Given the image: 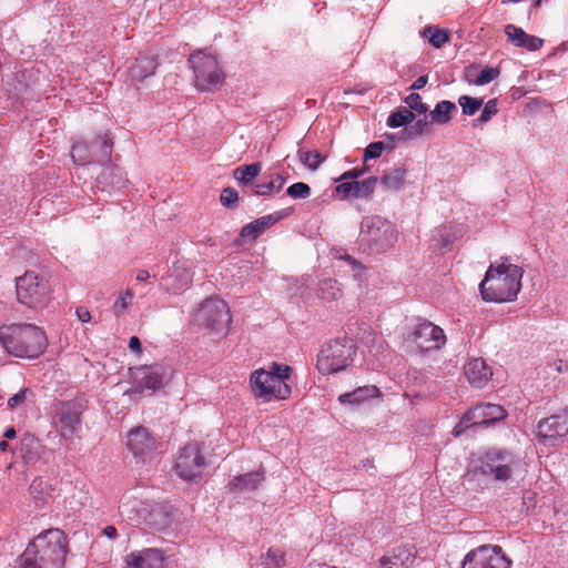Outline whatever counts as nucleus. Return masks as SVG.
<instances>
[{"instance_id":"nucleus-58","label":"nucleus","mask_w":568,"mask_h":568,"mask_svg":"<svg viewBox=\"0 0 568 568\" xmlns=\"http://www.w3.org/2000/svg\"><path fill=\"white\" fill-rule=\"evenodd\" d=\"M149 278H151V274L149 271L146 270H139L138 273H136V277L135 280L138 282H145L148 281Z\"/></svg>"},{"instance_id":"nucleus-24","label":"nucleus","mask_w":568,"mask_h":568,"mask_svg":"<svg viewBox=\"0 0 568 568\" xmlns=\"http://www.w3.org/2000/svg\"><path fill=\"white\" fill-rule=\"evenodd\" d=\"M283 215L280 212L264 215L254 220L253 222L244 225L241 230L240 235L250 241L256 240L262 233H264L270 226L277 223Z\"/></svg>"},{"instance_id":"nucleus-64","label":"nucleus","mask_w":568,"mask_h":568,"mask_svg":"<svg viewBox=\"0 0 568 568\" xmlns=\"http://www.w3.org/2000/svg\"><path fill=\"white\" fill-rule=\"evenodd\" d=\"M565 372L568 373V363L565 364Z\"/></svg>"},{"instance_id":"nucleus-3","label":"nucleus","mask_w":568,"mask_h":568,"mask_svg":"<svg viewBox=\"0 0 568 568\" xmlns=\"http://www.w3.org/2000/svg\"><path fill=\"white\" fill-rule=\"evenodd\" d=\"M0 343L10 355L20 358H37L48 345L44 332L33 324L0 327Z\"/></svg>"},{"instance_id":"nucleus-45","label":"nucleus","mask_w":568,"mask_h":568,"mask_svg":"<svg viewBox=\"0 0 568 568\" xmlns=\"http://www.w3.org/2000/svg\"><path fill=\"white\" fill-rule=\"evenodd\" d=\"M405 103L410 110L418 112L419 114H426L428 111L427 105L422 101V97L418 93H410L406 97Z\"/></svg>"},{"instance_id":"nucleus-61","label":"nucleus","mask_w":568,"mask_h":568,"mask_svg":"<svg viewBox=\"0 0 568 568\" xmlns=\"http://www.w3.org/2000/svg\"><path fill=\"white\" fill-rule=\"evenodd\" d=\"M9 448V444L6 440H0V450L6 453Z\"/></svg>"},{"instance_id":"nucleus-63","label":"nucleus","mask_w":568,"mask_h":568,"mask_svg":"<svg viewBox=\"0 0 568 568\" xmlns=\"http://www.w3.org/2000/svg\"><path fill=\"white\" fill-rule=\"evenodd\" d=\"M345 260L348 261L349 263L354 264V265L356 264L355 261L349 255H346Z\"/></svg>"},{"instance_id":"nucleus-2","label":"nucleus","mask_w":568,"mask_h":568,"mask_svg":"<svg viewBox=\"0 0 568 568\" xmlns=\"http://www.w3.org/2000/svg\"><path fill=\"white\" fill-rule=\"evenodd\" d=\"M67 552L63 531L49 529L29 542L19 556V568H64Z\"/></svg>"},{"instance_id":"nucleus-41","label":"nucleus","mask_w":568,"mask_h":568,"mask_svg":"<svg viewBox=\"0 0 568 568\" xmlns=\"http://www.w3.org/2000/svg\"><path fill=\"white\" fill-rule=\"evenodd\" d=\"M133 292L130 288H126L124 291H121L118 298L114 301L112 311L115 316L122 315L126 308L129 307L130 303L133 300Z\"/></svg>"},{"instance_id":"nucleus-60","label":"nucleus","mask_w":568,"mask_h":568,"mask_svg":"<svg viewBox=\"0 0 568 568\" xmlns=\"http://www.w3.org/2000/svg\"><path fill=\"white\" fill-rule=\"evenodd\" d=\"M362 466L365 469L373 468L374 467V462H373V459H365V460L362 462Z\"/></svg>"},{"instance_id":"nucleus-38","label":"nucleus","mask_w":568,"mask_h":568,"mask_svg":"<svg viewBox=\"0 0 568 568\" xmlns=\"http://www.w3.org/2000/svg\"><path fill=\"white\" fill-rule=\"evenodd\" d=\"M376 183L377 179L374 176H371L361 182L354 181V191L352 197H368L374 192Z\"/></svg>"},{"instance_id":"nucleus-28","label":"nucleus","mask_w":568,"mask_h":568,"mask_svg":"<svg viewBox=\"0 0 568 568\" xmlns=\"http://www.w3.org/2000/svg\"><path fill=\"white\" fill-rule=\"evenodd\" d=\"M126 182L122 170L113 164L106 165L98 176V183L121 189Z\"/></svg>"},{"instance_id":"nucleus-6","label":"nucleus","mask_w":568,"mask_h":568,"mask_svg":"<svg viewBox=\"0 0 568 568\" xmlns=\"http://www.w3.org/2000/svg\"><path fill=\"white\" fill-rule=\"evenodd\" d=\"M396 241L397 230L390 221L378 215L363 219L359 232L361 245L381 253L390 248Z\"/></svg>"},{"instance_id":"nucleus-16","label":"nucleus","mask_w":568,"mask_h":568,"mask_svg":"<svg viewBox=\"0 0 568 568\" xmlns=\"http://www.w3.org/2000/svg\"><path fill=\"white\" fill-rule=\"evenodd\" d=\"M205 459L196 443L185 445L176 459L175 469L184 480H193L202 475Z\"/></svg>"},{"instance_id":"nucleus-44","label":"nucleus","mask_w":568,"mask_h":568,"mask_svg":"<svg viewBox=\"0 0 568 568\" xmlns=\"http://www.w3.org/2000/svg\"><path fill=\"white\" fill-rule=\"evenodd\" d=\"M286 193L292 199H307L311 195V187L304 182H296L287 187Z\"/></svg>"},{"instance_id":"nucleus-5","label":"nucleus","mask_w":568,"mask_h":568,"mask_svg":"<svg viewBox=\"0 0 568 568\" xmlns=\"http://www.w3.org/2000/svg\"><path fill=\"white\" fill-rule=\"evenodd\" d=\"M356 346L353 339L338 337L325 343L317 356L316 367L323 375L344 371L353 362Z\"/></svg>"},{"instance_id":"nucleus-25","label":"nucleus","mask_w":568,"mask_h":568,"mask_svg":"<svg viewBox=\"0 0 568 568\" xmlns=\"http://www.w3.org/2000/svg\"><path fill=\"white\" fill-rule=\"evenodd\" d=\"M158 68V61L154 55L142 54L135 59L133 65L129 69L132 81L142 82L148 77L154 74Z\"/></svg>"},{"instance_id":"nucleus-47","label":"nucleus","mask_w":568,"mask_h":568,"mask_svg":"<svg viewBox=\"0 0 568 568\" xmlns=\"http://www.w3.org/2000/svg\"><path fill=\"white\" fill-rule=\"evenodd\" d=\"M239 200V193L235 189L229 186V187H225L222 193H221V196H220V201L221 203L225 206V207H233L235 205V203L237 202Z\"/></svg>"},{"instance_id":"nucleus-46","label":"nucleus","mask_w":568,"mask_h":568,"mask_svg":"<svg viewBox=\"0 0 568 568\" xmlns=\"http://www.w3.org/2000/svg\"><path fill=\"white\" fill-rule=\"evenodd\" d=\"M497 99H491L485 104L480 116L477 119V122L486 123L490 121L491 118L497 114Z\"/></svg>"},{"instance_id":"nucleus-50","label":"nucleus","mask_w":568,"mask_h":568,"mask_svg":"<svg viewBox=\"0 0 568 568\" xmlns=\"http://www.w3.org/2000/svg\"><path fill=\"white\" fill-rule=\"evenodd\" d=\"M31 395V390L27 387L20 389L17 394L12 395L8 399V407L13 409L23 404L27 397Z\"/></svg>"},{"instance_id":"nucleus-26","label":"nucleus","mask_w":568,"mask_h":568,"mask_svg":"<svg viewBox=\"0 0 568 568\" xmlns=\"http://www.w3.org/2000/svg\"><path fill=\"white\" fill-rule=\"evenodd\" d=\"M379 395V389L374 385L361 386L349 393H344L338 396V402L342 405L358 406L362 403L375 398Z\"/></svg>"},{"instance_id":"nucleus-42","label":"nucleus","mask_w":568,"mask_h":568,"mask_svg":"<svg viewBox=\"0 0 568 568\" xmlns=\"http://www.w3.org/2000/svg\"><path fill=\"white\" fill-rule=\"evenodd\" d=\"M458 103L462 106L463 113L465 115H474L483 105V100L477 98H471L468 95H462L458 99Z\"/></svg>"},{"instance_id":"nucleus-31","label":"nucleus","mask_w":568,"mask_h":568,"mask_svg":"<svg viewBox=\"0 0 568 568\" xmlns=\"http://www.w3.org/2000/svg\"><path fill=\"white\" fill-rule=\"evenodd\" d=\"M262 171V164L260 162L251 163V164H244L237 166L233 171V178L240 183V184H251L254 179L261 173Z\"/></svg>"},{"instance_id":"nucleus-37","label":"nucleus","mask_w":568,"mask_h":568,"mask_svg":"<svg viewBox=\"0 0 568 568\" xmlns=\"http://www.w3.org/2000/svg\"><path fill=\"white\" fill-rule=\"evenodd\" d=\"M298 159L311 171H316L325 161V156L317 151L298 150Z\"/></svg>"},{"instance_id":"nucleus-43","label":"nucleus","mask_w":568,"mask_h":568,"mask_svg":"<svg viewBox=\"0 0 568 568\" xmlns=\"http://www.w3.org/2000/svg\"><path fill=\"white\" fill-rule=\"evenodd\" d=\"M265 565L268 568L283 567L285 565L284 552L278 548L271 547L266 554Z\"/></svg>"},{"instance_id":"nucleus-19","label":"nucleus","mask_w":568,"mask_h":568,"mask_svg":"<svg viewBox=\"0 0 568 568\" xmlns=\"http://www.w3.org/2000/svg\"><path fill=\"white\" fill-rule=\"evenodd\" d=\"M128 568H165V557L162 550L145 548L133 551L125 557Z\"/></svg>"},{"instance_id":"nucleus-27","label":"nucleus","mask_w":568,"mask_h":568,"mask_svg":"<svg viewBox=\"0 0 568 568\" xmlns=\"http://www.w3.org/2000/svg\"><path fill=\"white\" fill-rule=\"evenodd\" d=\"M264 479V474L262 471H252L244 475H240L234 477L229 486L231 490H254L257 488L258 484Z\"/></svg>"},{"instance_id":"nucleus-54","label":"nucleus","mask_w":568,"mask_h":568,"mask_svg":"<svg viewBox=\"0 0 568 568\" xmlns=\"http://www.w3.org/2000/svg\"><path fill=\"white\" fill-rule=\"evenodd\" d=\"M428 78L427 75L418 77L413 84L410 85V90H420L427 84Z\"/></svg>"},{"instance_id":"nucleus-29","label":"nucleus","mask_w":568,"mask_h":568,"mask_svg":"<svg viewBox=\"0 0 568 568\" xmlns=\"http://www.w3.org/2000/svg\"><path fill=\"white\" fill-rule=\"evenodd\" d=\"M455 103L443 100L438 102L434 110L429 113L430 122L437 124H447L452 119V113L456 111Z\"/></svg>"},{"instance_id":"nucleus-49","label":"nucleus","mask_w":568,"mask_h":568,"mask_svg":"<svg viewBox=\"0 0 568 568\" xmlns=\"http://www.w3.org/2000/svg\"><path fill=\"white\" fill-rule=\"evenodd\" d=\"M384 149L385 144L383 141L369 143L364 151V160L367 161L379 158Z\"/></svg>"},{"instance_id":"nucleus-51","label":"nucleus","mask_w":568,"mask_h":568,"mask_svg":"<svg viewBox=\"0 0 568 568\" xmlns=\"http://www.w3.org/2000/svg\"><path fill=\"white\" fill-rule=\"evenodd\" d=\"M354 191V181L343 182L336 186V192L343 197H352Z\"/></svg>"},{"instance_id":"nucleus-35","label":"nucleus","mask_w":568,"mask_h":568,"mask_svg":"<svg viewBox=\"0 0 568 568\" xmlns=\"http://www.w3.org/2000/svg\"><path fill=\"white\" fill-rule=\"evenodd\" d=\"M318 296L325 301H336L342 296V288L336 280L325 278L318 285Z\"/></svg>"},{"instance_id":"nucleus-57","label":"nucleus","mask_w":568,"mask_h":568,"mask_svg":"<svg viewBox=\"0 0 568 568\" xmlns=\"http://www.w3.org/2000/svg\"><path fill=\"white\" fill-rule=\"evenodd\" d=\"M565 364L564 361L558 359L549 365V368L554 369L557 373H564L565 372Z\"/></svg>"},{"instance_id":"nucleus-30","label":"nucleus","mask_w":568,"mask_h":568,"mask_svg":"<svg viewBox=\"0 0 568 568\" xmlns=\"http://www.w3.org/2000/svg\"><path fill=\"white\" fill-rule=\"evenodd\" d=\"M91 144L95 162L103 163L110 160L113 142L108 133L99 136Z\"/></svg>"},{"instance_id":"nucleus-7","label":"nucleus","mask_w":568,"mask_h":568,"mask_svg":"<svg viewBox=\"0 0 568 568\" xmlns=\"http://www.w3.org/2000/svg\"><path fill=\"white\" fill-rule=\"evenodd\" d=\"M189 64L200 91H214L223 84L225 74L213 54L204 51L192 53Z\"/></svg>"},{"instance_id":"nucleus-34","label":"nucleus","mask_w":568,"mask_h":568,"mask_svg":"<svg viewBox=\"0 0 568 568\" xmlns=\"http://www.w3.org/2000/svg\"><path fill=\"white\" fill-rule=\"evenodd\" d=\"M475 68L469 67L466 71V79L469 83L476 84V85H485L494 81L499 77V69L487 67L484 70H481L475 79H471V72Z\"/></svg>"},{"instance_id":"nucleus-4","label":"nucleus","mask_w":568,"mask_h":568,"mask_svg":"<svg viewBox=\"0 0 568 568\" xmlns=\"http://www.w3.org/2000/svg\"><path fill=\"white\" fill-rule=\"evenodd\" d=\"M291 372L290 366L276 363L272 364L270 371L263 368L254 371L250 377L253 395L264 402L286 399L292 392L286 383Z\"/></svg>"},{"instance_id":"nucleus-52","label":"nucleus","mask_w":568,"mask_h":568,"mask_svg":"<svg viewBox=\"0 0 568 568\" xmlns=\"http://www.w3.org/2000/svg\"><path fill=\"white\" fill-rule=\"evenodd\" d=\"M77 317L82 323H88L91 321V313L87 307L80 306L75 310Z\"/></svg>"},{"instance_id":"nucleus-40","label":"nucleus","mask_w":568,"mask_h":568,"mask_svg":"<svg viewBox=\"0 0 568 568\" xmlns=\"http://www.w3.org/2000/svg\"><path fill=\"white\" fill-rule=\"evenodd\" d=\"M425 34L428 36L429 43L436 49L442 48L446 42L449 41L448 32L436 27H427L425 29Z\"/></svg>"},{"instance_id":"nucleus-53","label":"nucleus","mask_w":568,"mask_h":568,"mask_svg":"<svg viewBox=\"0 0 568 568\" xmlns=\"http://www.w3.org/2000/svg\"><path fill=\"white\" fill-rule=\"evenodd\" d=\"M129 348L135 353V354H141L142 353V346H141V342L140 339L136 337V336H132L129 341Z\"/></svg>"},{"instance_id":"nucleus-32","label":"nucleus","mask_w":568,"mask_h":568,"mask_svg":"<svg viewBox=\"0 0 568 568\" xmlns=\"http://www.w3.org/2000/svg\"><path fill=\"white\" fill-rule=\"evenodd\" d=\"M92 153V144L85 142H77L73 144L71 150V156L75 164L87 165L95 162V158Z\"/></svg>"},{"instance_id":"nucleus-22","label":"nucleus","mask_w":568,"mask_h":568,"mask_svg":"<svg viewBox=\"0 0 568 568\" xmlns=\"http://www.w3.org/2000/svg\"><path fill=\"white\" fill-rule=\"evenodd\" d=\"M465 375L471 386L483 388L491 379V368L483 358H471L465 365Z\"/></svg>"},{"instance_id":"nucleus-8","label":"nucleus","mask_w":568,"mask_h":568,"mask_svg":"<svg viewBox=\"0 0 568 568\" xmlns=\"http://www.w3.org/2000/svg\"><path fill=\"white\" fill-rule=\"evenodd\" d=\"M520 459L506 449H489L478 459L477 469L494 480L505 481L513 476L518 468Z\"/></svg>"},{"instance_id":"nucleus-18","label":"nucleus","mask_w":568,"mask_h":568,"mask_svg":"<svg viewBox=\"0 0 568 568\" xmlns=\"http://www.w3.org/2000/svg\"><path fill=\"white\" fill-rule=\"evenodd\" d=\"M126 445L134 457L142 460L150 458L156 450L155 439L144 427H136L130 430Z\"/></svg>"},{"instance_id":"nucleus-39","label":"nucleus","mask_w":568,"mask_h":568,"mask_svg":"<svg viewBox=\"0 0 568 568\" xmlns=\"http://www.w3.org/2000/svg\"><path fill=\"white\" fill-rule=\"evenodd\" d=\"M415 119L414 113L408 109H402L393 112L387 119V125L389 128H399L410 123Z\"/></svg>"},{"instance_id":"nucleus-21","label":"nucleus","mask_w":568,"mask_h":568,"mask_svg":"<svg viewBox=\"0 0 568 568\" xmlns=\"http://www.w3.org/2000/svg\"><path fill=\"white\" fill-rule=\"evenodd\" d=\"M193 280V273L183 262L173 265L171 273L165 278L168 292L178 294L189 288Z\"/></svg>"},{"instance_id":"nucleus-20","label":"nucleus","mask_w":568,"mask_h":568,"mask_svg":"<svg viewBox=\"0 0 568 568\" xmlns=\"http://www.w3.org/2000/svg\"><path fill=\"white\" fill-rule=\"evenodd\" d=\"M413 545H400L387 551L378 561L377 568H409L415 559Z\"/></svg>"},{"instance_id":"nucleus-56","label":"nucleus","mask_w":568,"mask_h":568,"mask_svg":"<svg viewBox=\"0 0 568 568\" xmlns=\"http://www.w3.org/2000/svg\"><path fill=\"white\" fill-rule=\"evenodd\" d=\"M103 535L109 539H114L118 536V530L114 526H106L103 529Z\"/></svg>"},{"instance_id":"nucleus-23","label":"nucleus","mask_w":568,"mask_h":568,"mask_svg":"<svg viewBox=\"0 0 568 568\" xmlns=\"http://www.w3.org/2000/svg\"><path fill=\"white\" fill-rule=\"evenodd\" d=\"M505 34L508 41L519 48H525L529 51H537L542 47L544 40L536 36L528 34L524 29L514 24H507L505 27Z\"/></svg>"},{"instance_id":"nucleus-12","label":"nucleus","mask_w":568,"mask_h":568,"mask_svg":"<svg viewBox=\"0 0 568 568\" xmlns=\"http://www.w3.org/2000/svg\"><path fill=\"white\" fill-rule=\"evenodd\" d=\"M511 561L497 545H484L469 551L463 568H509Z\"/></svg>"},{"instance_id":"nucleus-11","label":"nucleus","mask_w":568,"mask_h":568,"mask_svg":"<svg viewBox=\"0 0 568 568\" xmlns=\"http://www.w3.org/2000/svg\"><path fill=\"white\" fill-rule=\"evenodd\" d=\"M506 417V410L497 404L483 403L469 409L458 425L455 426L453 434L459 436L469 427L489 425Z\"/></svg>"},{"instance_id":"nucleus-1","label":"nucleus","mask_w":568,"mask_h":568,"mask_svg":"<svg viewBox=\"0 0 568 568\" xmlns=\"http://www.w3.org/2000/svg\"><path fill=\"white\" fill-rule=\"evenodd\" d=\"M524 270L510 263L508 257L491 263L479 284V292L486 302L504 303L516 300L520 287Z\"/></svg>"},{"instance_id":"nucleus-62","label":"nucleus","mask_w":568,"mask_h":568,"mask_svg":"<svg viewBox=\"0 0 568 568\" xmlns=\"http://www.w3.org/2000/svg\"><path fill=\"white\" fill-rule=\"evenodd\" d=\"M126 508H128V505L126 504H122L120 506L121 513L124 514L126 511Z\"/></svg>"},{"instance_id":"nucleus-59","label":"nucleus","mask_w":568,"mask_h":568,"mask_svg":"<svg viewBox=\"0 0 568 568\" xmlns=\"http://www.w3.org/2000/svg\"><path fill=\"white\" fill-rule=\"evenodd\" d=\"M16 429L13 427H9L8 429H6L3 436L8 439H12L16 437Z\"/></svg>"},{"instance_id":"nucleus-55","label":"nucleus","mask_w":568,"mask_h":568,"mask_svg":"<svg viewBox=\"0 0 568 568\" xmlns=\"http://www.w3.org/2000/svg\"><path fill=\"white\" fill-rule=\"evenodd\" d=\"M362 174H363V171H361V170H358V169H353V170H349V171L345 172V173L341 176V180H346V179H357V178H359Z\"/></svg>"},{"instance_id":"nucleus-15","label":"nucleus","mask_w":568,"mask_h":568,"mask_svg":"<svg viewBox=\"0 0 568 568\" xmlns=\"http://www.w3.org/2000/svg\"><path fill=\"white\" fill-rule=\"evenodd\" d=\"M82 407L73 400L60 402L54 407L53 419L64 439H71L81 423Z\"/></svg>"},{"instance_id":"nucleus-9","label":"nucleus","mask_w":568,"mask_h":568,"mask_svg":"<svg viewBox=\"0 0 568 568\" xmlns=\"http://www.w3.org/2000/svg\"><path fill=\"white\" fill-rule=\"evenodd\" d=\"M18 301L30 307H42L49 301L50 286L47 280L33 271H27L16 280Z\"/></svg>"},{"instance_id":"nucleus-33","label":"nucleus","mask_w":568,"mask_h":568,"mask_svg":"<svg viewBox=\"0 0 568 568\" xmlns=\"http://www.w3.org/2000/svg\"><path fill=\"white\" fill-rule=\"evenodd\" d=\"M406 170L402 168L394 169L386 172L381 178V184L390 191H398L403 187L405 181Z\"/></svg>"},{"instance_id":"nucleus-48","label":"nucleus","mask_w":568,"mask_h":568,"mask_svg":"<svg viewBox=\"0 0 568 568\" xmlns=\"http://www.w3.org/2000/svg\"><path fill=\"white\" fill-rule=\"evenodd\" d=\"M430 123L432 122L430 120L428 121V116L424 114L423 119L417 120L414 124L409 126L408 136L414 139L418 135H422Z\"/></svg>"},{"instance_id":"nucleus-14","label":"nucleus","mask_w":568,"mask_h":568,"mask_svg":"<svg viewBox=\"0 0 568 568\" xmlns=\"http://www.w3.org/2000/svg\"><path fill=\"white\" fill-rule=\"evenodd\" d=\"M408 341L422 352L439 349L446 343L444 331L429 321L418 323L409 333Z\"/></svg>"},{"instance_id":"nucleus-17","label":"nucleus","mask_w":568,"mask_h":568,"mask_svg":"<svg viewBox=\"0 0 568 568\" xmlns=\"http://www.w3.org/2000/svg\"><path fill=\"white\" fill-rule=\"evenodd\" d=\"M132 394H143L145 390L155 392L165 384V371L160 366H142L132 373Z\"/></svg>"},{"instance_id":"nucleus-10","label":"nucleus","mask_w":568,"mask_h":568,"mask_svg":"<svg viewBox=\"0 0 568 568\" xmlns=\"http://www.w3.org/2000/svg\"><path fill=\"white\" fill-rule=\"evenodd\" d=\"M194 322L217 334H226L231 323L227 304L219 297L203 301L193 315Z\"/></svg>"},{"instance_id":"nucleus-13","label":"nucleus","mask_w":568,"mask_h":568,"mask_svg":"<svg viewBox=\"0 0 568 568\" xmlns=\"http://www.w3.org/2000/svg\"><path fill=\"white\" fill-rule=\"evenodd\" d=\"M540 442L546 446H558L568 440V408L541 419L537 426Z\"/></svg>"},{"instance_id":"nucleus-36","label":"nucleus","mask_w":568,"mask_h":568,"mask_svg":"<svg viewBox=\"0 0 568 568\" xmlns=\"http://www.w3.org/2000/svg\"><path fill=\"white\" fill-rule=\"evenodd\" d=\"M285 184V178L282 174H276L270 182L256 184L254 194L267 196L274 192H280Z\"/></svg>"}]
</instances>
